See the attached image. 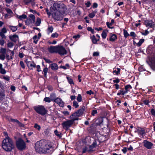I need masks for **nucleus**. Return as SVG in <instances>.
I'll return each mask as SVG.
<instances>
[{
	"label": "nucleus",
	"instance_id": "obj_1",
	"mask_svg": "<svg viewBox=\"0 0 155 155\" xmlns=\"http://www.w3.org/2000/svg\"><path fill=\"white\" fill-rule=\"evenodd\" d=\"M35 148L36 151L40 154L49 153L53 150L52 146L47 144L44 140L37 141L35 143Z\"/></svg>",
	"mask_w": 155,
	"mask_h": 155
},
{
	"label": "nucleus",
	"instance_id": "obj_2",
	"mask_svg": "<svg viewBox=\"0 0 155 155\" xmlns=\"http://www.w3.org/2000/svg\"><path fill=\"white\" fill-rule=\"evenodd\" d=\"M4 134L5 137L2 142V148L6 151H10L14 147L13 142L6 132H4Z\"/></svg>",
	"mask_w": 155,
	"mask_h": 155
},
{
	"label": "nucleus",
	"instance_id": "obj_3",
	"mask_svg": "<svg viewBox=\"0 0 155 155\" xmlns=\"http://www.w3.org/2000/svg\"><path fill=\"white\" fill-rule=\"evenodd\" d=\"M35 110L39 114L42 115H45L47 113V110L43 106L38 105L34 107Z\"/></svg>",
	"mask_w": 155,
	"mask_h": 155
},
{
	"label": "nucleus",
	"instance_id": "obj_4",
	"mask_svg": "<svg viewBox=\"0 0 155 155\" xmlns=\"http://www.w3.org/2000/svg\"><path fill=\"white\" fill-rule=\"evenodd\" d=\"M52 15L53 18L57 21L61 20L63 18V15L57 10H54Z\"/></svg>",
	"mask_w": 155,
	"mask_h": 155
},
{
	"label": "nucleus",
	"instance_id": "obj_5",
	"mask_svg": "<svg viewBox=\"0 0 155 155\" xmlns=\"http://www.w3.org/2000/svg\"><path fill=\"white\" fill-rule=\"evenodd\" d=\"M16 145L17 148L20 150H23L26 147L25 142L21 138L19 139L17 141Z\"/></svg>",
	"mask_w": 155,
	"mask_h": 155
},
{
	"label": "nucleus",
	"instance_id": "obj_6",
	"mask_svg": "<svg viewBox=\"0 0 155 155\" xmlns=\"http://www.w3.org/2000/svg\"><path fill=\"white\" fill-rule=\"evenodd\" d=\"M73 124V121L71 120H68L64 121L62 124L63 128L66 130H68L69 128L71 127Z\"/></svg>",
	"mask_w": 155,
	"mask_h": 155
},
{
	"label": "nucleus",
	"instance_id": "obj_7",
	"mask_svg": "<svg viewBox=\"0 0 155 155\" xmlns=\"http://www.w3.org/2000/svg\"><path fill=\"white\" fill-rule=\"evenodd\" d=\"M57 53L61 55H63L66 54L67 51L63 47L58 46Z\"/></svg>",
	"mask_w": 155,
	"mask_h": 155
},
{
	"label": "nucleus",
	"instance_id": "obj_8",
	"mask_svg": "<svg viewBox=\"0 0 155 155\" xmlns=\"http://www.w3.org/2000/svg\"><path fill=\"white\" fill-rule=\"evenodd\" d=\"M6 49L2 48L0 49V59L4 60L5 58Z\"/></svg>",
	"mask_w": 155,
	"mask_h": 155
},
{
	"label": "nucleus",
	"instance_id": "obj_9",
	"mask_svg": "<svg viewBox=\"0 0 155 155\" xmlns=\"http://www.w3.org/2000/svg\"><path fill=\"white\" fill-rule=\"evenodd\" d=\"M55 97H54V98H52V101L57 103L61 107H62L64 106V103L60 98L58 97L55 99Z\"/></svg>",
	"mask_w": 155,
	"mask_h": 155
},
{
	"label": "nucleus",
	"instance_id": "obj_10",
	"mask_svg": "<svg viewBox=\"0 0 155 155\" xmlns=\"http://www.w3.org/2000/svg\"><path fill=\"white\" fill-rule=\"evenodd\" d=\"M144 146L147 149H150L152 148L153 146V143L150 142L147 140H144L143 142Z\"/></svg>",
	"mask_w": 155,
	"mask_h": 155
},
{
	"label": "nucleus",
	"instance_id": "obj_11",
	"mask_svg": "<svg viewBox=\"0 0 155 155\" xmlns=\"http://www.w3.org/2000/svg\"><path fill=\"white\" fill-rule=\"evenodd\" d=\"M29 17L31 19V20L29 19H27L26 21V23L27 25H29L32 23H34L35 22V17L33 15L31 14L29 15Z\"/></svg>",
	"mask_w": 155,
	"mask_h": 155
},
{
	"label": "nucleus",
	"instance_id": "obj_12",
	"mask_svg": "<svg viewBox=\"0 0 155 155\" xmlns=\"http://www.w3.org/2000/svg\"><path fill=\"white\" fill-rule=\"evenodd\" d=\"M136 132L140 137H143L145 135V132L143 129L141 128H138Z\"/></svg>",
	"mask_w": 155,
	"mask_h": 155
},
{
	"label": "nucleus",
	"instance_id": "obj_13",
	"mask_svg": "<svg viewBox=\"0 0 155 155\" xmlns=\"http://www.w3.org/2000/svg\"><path fill=\"white\" fill-rule=\"evenodd\" d=\"M85 107H83L80 109L78 110L77 112L74 113V115H77L79 117H80L82 116L84 110H85Z\"/></svg>",
	"mask_w": 155,
	"mask_h": 155
},
{
	"label": "nucleus",
	"instance_id": "obj_14",
	"mask_svg": "<svg viewBox=\"0 0 155 155\" xmlns=\"http://www.w3.org/2000/svg\"><path fill=\"white\" fill-rule=\"evenodd\" d=\"M58 46H51L48 48L49 52L51 53H57Z\"/></svg>",
	"mask_w": 155,
	"mask_h": 155
},
{
	"label": "nucleus",
	"instance_id": "obj_15",
	"mask_svg": "<svg viewBox=\"0 0 155 155\" xmlns=\"http://www.w3.org/2000/svg\"><path fill=\"white\" fill-rule=\"evenodd\" d=\"M50 97L51 98L48 97H45L44 99V101L48 103L50 102L51 101H52V98H54V97H55V95L54 94H50Z\"/></svg>",
	"mask_w": 155,
	"mask_h": 155
},
{
	"label": "nucleus",
	"instance_id": "obj_16",
	"mask_svg": "<svg viewBox=\"0 0 155 155\" xmlns=\"http://www.w3.org/2000/svg\"><path fill=\"white\" fill-rule=\"evenodd\" d=\"M41 36V34L40 33H39L38 34V36L37 35H35L33 38L34 40L33 42L35 44H37L38 41L39 39L40 38Z\"/></svg>",
	"mask_w": 155,
	"mask_h": 155
},
{
	"label": "nucleus",
	"instance_id": "obj_17",
	"mask_svg": "<svg viewBox=\"0 0 155 155\" xmlns=\"http://www.w3.org/2000/svg\"><path fill=\"white\" fill-rule=\"evenodd\" d=\"M7 32V30L6 28L5 27L3 28L0 32V36L1 37L6 38V37L5 35L4 34L6 33Z\"/></svg>",
	"mask_w": 155,
	"mask_h": 155
},
{
	"label": "nucleus",
	"instance_id": "obj_18",
	"mask_svg": "<svg viewBox=\"0 0 155 155\" xmlns=\"http://www.w3.org/2000/svg\"><path fill=\"white\" fill-rule=\"evenodd\" d=\"M10 39L14 42H16L18 40V36L16 35H14L12 36H10Z\"/></svg>",
	"mask_w": 155,
	"mask_h": 155
},
{
	"label": "nucleus",
	"instance_id": "obj_19",
	"mask_svg": "<svg viewBox=\"0 0 155 155\" xmlns=\"http://www.w3.org/2000/svg\"><path fill=\"white\" fill-rule=\"evenodd\" d=\"M145 24L147 27H151L153 25V22L151 20H147L145 21Z\"/></svg>",
	"mask_w": 155,
	"mask_h": 155
},
{
	"label": "nucleus",
	"instance_id": "obj_20",
	"mask_svg": "<svg viewBox=\"0 0 155 155\" xmlns=\"http://www.w3.org/2000/svg\"><path fill=\"white\" fill-rule=\"evenodd\" d=\"M117 38V35L114 34H110L109 40L111 41H114Z\"/></svg>",
	"mask_w": 155,
	"mask_h": 155
},
{
	"label": "nucleus",
	"instance_id": "obj_21",
	"mask_svg": "<svg viewBox=\"0 0 155 155\" xmlns=\"http://www.w3.org/2000/svg\"><path fill=\"white\" fill-rule=\"evenodd\" d=\"M50 67L51 69L53 70H56L58 68V65L55 63H53L51 64L50 65Z\"/></svg>",
	"mask_w": 155,
	"mask_h": 155
},
{
	"label": "nucleus",
	"instance_id": "obj_22",
	"mask_svg": "<svg viewBox=\"0 0 155 155\" xmlns=\"http://www.w3.org/2000/svg\"><path fill=\"white\" fill-rule=\"evenodd\" d=\"M74 113L72 114L71 116H70V118L71 119V120L73 121L74 123V121L75 120H78V117H79L77 115H74Z\"/></svg>",
	"mask_w": 155,
	"mask_h": 155
},
{
	"label": "nucleus",
	"instance_id": "obj_23",
	"mask_svg": "<svg viewBox=\"0 0 155 155\" xmlns=\"http://www.w3.org/2000/svg\"><path fill=\"white\" fill-rule=\"evenodd\" d=\"M97 9L95 10L94 11H93L91 13H90L89 14V17L91 18H93L95 16V14L97 13Z\"/></svg>",
	"mask_w": 155,
	"mask_h": 155
},
{
	"label": "nucleus",
	"instance_id": "obj_24",
	"mask_svg": "<svg viewBox=\"0 0 155 155\" xmlns=\"http://www.w3.org/2000/svg\"><path fill=\"white\" fill-rule=\"evenodd\" d=\"M91 38L92 40V42L94 44H96L97 43L98 41L99 40V39H97L94 35L91 36Z\"/></svg>",
	"mask_w": 155,
	"mask_h": 155
},
{
	"label": "nucleus",
	"instance_id": "obj_25",
	"mask_svg": "<svg viewBox=\"0 0 155 155\" xmlns=\"http://www.w3.org/2000/svg\"><path fill=\"white\" fill-rule=\"evenodd\" d=\"M26 64L28 67H31L32 68H35V64L33 62L27 61Z\"/></svg>",
	"mask_w": 155,
	"mask_h": 155
},
{
	"label": "nucleus",
	"instance_id": "obj_26",
	"mask_svg": "<svg viewBox=\"0 0 155 155\" xmlns=\"http://www.w3.org/2000/svg\"><path fill=\"white\" fill-rule=\"evenodd\" d=\"M16 17L18 18L20 20H22L23 19H25L27 18V16L25 14H22L21 15H17Z\"/></svg>",
	"mask_w": 155,
	"mask_h": 155
},
{
	"label": "nucleus",
	"instance_id": "obj_27",
	"mask_svg": "<svg viewBox=\"0 0 155 155\" xmlns=\"http://www.w3.org/2000/svg\"><path fill=\"white\" fill-rule=\"evenodd\" d=\"M114 20L112 19L111 20V22L110 23L109 22H107L106 23V25L107 27L111 29H112L114 28L113 27H111L110 26H112L113 24L114 23Z\"/></svg>",
	"mask_w": 155,
	"mask_h": 155
},
{
	"label": "nucleus",
	"instance_id": "obj_28",
	"mask_svg": "<svg viewBox=\"0 0 155 155\" xmlns=\"http://www.w3.org/2000/svg\"><path fill=\"white\" fill-rule=\"evenodd\" d=\"M8 26L13 32L17 30L18 29V27L17 26L8 25Z\"/></svg>",
	"mask_w": 155,
	"mask_h": 155
},
{
	"label": "nucleus",
	"instance_id": "obj_29",
	"mask_svg": "<svg viewBox=\"0 0 155 155\" xmlns=\"http://www.w3.org/2000/svg\"><path fill=\"white\" fill-rule=\"evenodd\" d=\"M108 32V31L107 30H104L101 36L102 38L105 39L107 36V33Z\"/></svg>",
	"mask_w": 155,
	"mask_h": 155
},
{
	"label": "nucleus",
	"instance_id": "obj_30",
	"mask_svg": "<svg viewBox=\"0 0 155 155\" xmlns=\"http://www.w3.org/2000/svg\"><path fill=\"white\" fill-rule=\"evenodd\" d=\"M120 69L118 68L114 69L113 71L114 74L115 75L118 74L120 73Z\"/></svg>",
	"mask_w": 155,
	"mask_h": 155
},
{
	"label": "nucleus",
	"instance_id": "obj_31",
	"mask_svg": "<svg viewBox=\"0 0 155 155\" xmlns=\"http://www.w3.org/2000/svg\"><path fill=\"white\" fill-rule=\"evenodd\" d=\"M6 38H3L1 37V38H0V45L1 46H3L5 43V40Z\"/></svg>",
	"mask_w": 155,
	"mask_h": 155
},
{
	"label": "nucleus",
	"instance_id": "obj_32",
	"mask_svg": "<svg viewBox=\"0 0 155 155\" xmlns=\"http://www.w3.org/2000/svg\"><path fill=\"white\" fill-rule=\"evenodd\" d=\"M53 28L52 26H48L47 29L48 34H49L52 32L53 31Z\"/></svg>",
	"mask_w": 155,
	"mask_h": 155
},
{
	"label": "nucleus",
	"instance_id": "obj_33",
	"mask_svg": "<svg viewBox=\"0 0 155 155\" xmlns=\"http://www.w3.org/2000/svg\"><path fill=\"white\" fill-rule=\"evenodd\" d=\"M132 88L131 86L130 85H126L125 87V89L127 92L130 91Z\"/></svg>",
	"mask_w": 155,
	"mask_h": 155
},
{
	"label": "nucleus",
	"instance_id": "obj_34",
	"mask_svg": "<svg viewBox=\"0 0 155 155\" xmlns=\"http://www.w3.org/2000/svg\"><path fill=\"white\" fill-rule=\"evenodd\" d=\"M67 79L68 81V83L70 84H74V83L73 80L70 78L68 77H67Z\"/></svg>",
	"mask_w": 155,
	"mask_h": 155
},
{
	"label": "nucleus",
	"instance_id": "obj_35",
	"mask_svg": "<svg viewBox=\"0 0 155 155\" xmlns=\"http://www.w3.org/2000/svg\"><path fill=\"white\" fill-rule=\"evenodd\" d=\"M77 100L78 102H81L82 100V97L81 94H78L77 98Z\"/></svg>",
	"mask_w": 155,
	"mask_h": 155
},
{
	"label": "nucleus",
	"instance_id": "obj_36",
	"mask_svg": "<svg viewBox=\"0 0 155 155\" xmlns=\"http://www.w3.org/2000/svg\"><path fill=\"white\" fill-rule=\"evenodd\" d=\"M144 39H141L140 40L139 42L137 44V45L139 46H140L144 42Z\"/></svg>",
	"mask_w": 155,
	"mask_h": 155
},
{
	"label": "nucleus",
	"instance_id": "obj_37",
	"mask_svg": "<svg viewBox=\"0 0 155 155\" xmlns=\"http://www.w3.org/2000/svg\"><path fill=\"white\" fill-rule=\"evenodd\" d=\"M5 9L6 12L10 15H11L12 14L13 12L11 9L8 8H6Z\"/></svg>",
	"mask_w": 155,
	"mask_h": 155
},
{
	"label": "nucleus",
	"instance_id": "obj_38",
	"mask_svg": "<svg viewBox=\"0 0 155 155\" xmlns=\"http://www.w3.org/2000/svg\"><path fill=\"white\" fill-rule=\"evenodd\" d=\"M14 45L13 43L11 42H8L7 44V46L8 47L11 48H12Z\"/></svg>",
	"mask_w": 155,
	"mask_h": 155
},
{
	"label": "nucleus",
	"instance_id": "obj_39",
	"mask_svg": "<svg viewBox=\"0 0 155 155\" xmlns=\"http://www.w3.org/2000/svg\"><path fill=\"white\" fill-rule=\"evenodd\" d=\"M150 61L152 64V66H153V65L155 66V58H151Z\"/></svg>",
	"mask_w": 155,
	"mask_h": 155
},
{
	"label": "nucleus",
	"instance_id": "obj_40",
	"mask_svg": "<svg viewBox=\"0 0 155 155\" xmlns=\"http://www.w3.org/2000/svg\"><path fill=\"white\" fill-rule=\"evenodd\" d=\"M73 105L75 108H77L79 106L78 102L75 101H74L73 102Z\"/></svg>",
	"mask_w": 155,
	"mask_h": 155
},
{
	"label": "nucleus",
	"instance_id": "obj_41",
	"mask_svg": "<svg viewBox=\"0 0 155 155\" xmlns=\"http://www.w3.org/2000/svg\"><path fill=\"white\" fill-rule=\"evenodd\" d=\"M41 22V20L40 18H38L36 21V24L37 26H38Z\"/></svg>",
	"mask_w": 155,
	"mask_h": 155
},
{
	"label": "nucleus",
	"instance_id": "obj_42",
	"mask_svg": "<svg viewBox=\"0 0 155 155\" xmlns=\"http://www.w3.org/2000/svg\"><path fill=\"white\" fill-rule=\"evenodd\" d=\"M124 36L125 38L127 37L129 35V34L128 33L127 31L125 30L124 31Z\"/></svg>",
	"mask_w": 155,
	"mask_h": 155
},
{
	"label": "nucleus",
	"instance_id": "obj_43",
	"mask_svg": "<svg viewBox=\"0 0 155 155\" xmlns=\"http://www.w3.org/2000/svg\"><path fill=\"white\" fill-rule=\"evenodd\" d=\"M58 36V34L56 33L52 34L51 35V37L54 38H57Z\"/></svg>",
	"mask_w": 155,
	"mask_h": 155
},
{
	"label": "nucleus",
	"instance_id": "obj_44",
	"mask_svg": "<svg viewBox=\"0 0 155 155\" xmlns=\"http://www.w3.org/2000/svg\"><path fill=\"white\" fill-rule=\"evenodd\" d=\"M34 127L39 130L41 129V127L40 125H38L37 124H35L34 125Z\"/></svg>",
	"mask_w": 155,
	"mask_h": 155
},
{
	"label": "nucleus",
	"instance_id": "obj_45",
	"mask_svg": "<svg viewBox=\"0 0 155 155\" xmlns=\"http://www.w3.org/2000/svg\"><path fill=\"white\" fill-rule=\"evenodd\" d=\"M0 73L2 74H5L6 73V71L4 68H1L0 69Z\"/></svg>",
	"mask_w": 155,
	"mask_h": 155
},
{
	"label": "nucleus",
	"instance_id": "obj_46",
	"mask_svg": "<svg viewBox=\"0 0 155 155\" xmlns=\"http://www.w3.org/2000/svg\"><path fill=\"white\" fill-rule=\"evenodd\" d=\"M5 96V95L3 92H0V100L2 98Z\"/></svg>",
	"mask_w": 155,
	"mask_h": 155
},
{
	"label": "nucleus",
	"instance_id": "obj_47",
	"mask_svg": "<svg viewBox=\"0 0 155 155\" xmlns=\"http://www.w3.org/2000/svg\"><path fill=\"white\" fill-rule=\"evenodd\" d=\"M3 78L7 81H9L10 80L9 77L8 76H5L3 77Z\"/></svg>",
	"mask_w": 155,
	"mask_h": 155
},
{
	"label": "nucleus",
	"instance_id": "obj_48",
	"mask_svg": "<svg viewBox=\"0 0 155 155\" xmlns=\"http://www.w3.org/2000/svg\"><path fill=\"white\" fill-rule=\"evenodd\" d=\"M91 3L90 1H87L85 3V5L87 7H89L91 5Z\"/></svg>",
	"mask_w": 155,
	"mask_h": 155
},
{
	"label": "nucleus",
	"instance_id": "obj_49",
	"mask_svg": "<svg viewBox=\"0 0 155 155\" xmlns=\"http://www.w3.org/2000/svg\"><path fill=\"white\" fill-rule=\"evenodd\" d=\"M87 30L88 31H90L92 33L94 34V30L91 27H88L87 28Z\"/></svg>",
	"mask_w": 155,
	"mask_h": 155
},
{
	"label": "nucleus",
	"instance_id": "obj_50",
	"mask_svg": "<svg viewBox=\"0 0 155 155\" xmlns=\"http://www.w3.org/2000/svg\"><path fill=\"white\" fill-rule=\"evenodd\" d=\"M23 2L25 4H28L30 3L31 0H22Z\"/></svg>",
	"mask_w": 155,
	"mask_h": 155
},
{
	"label": "nucleus",
	"instance_id": "obj_51",
	"mask_svg": "<svg viewBox=\"0 0 155 155\" xmlns=\"http://www.w3.org/2000/svg\"><path fill=\"white\" fill-rule=\"evenodd\" d=\"M113 86L115 87V88L116 90H118L120 88V85L117 84H115Z\"/></svg>",
	"mask_w": 155,
	"mask_h": 155
},
{
	"label": "nucleus",
	"instance_id": "obj_52",
	"mask_svg": "<svg viewBox=\"0 0 155 155\" xmlns=\"http://www.w3.org/2000/svg\"><path fill=\"white\" fill-rule=\"evenodd\" d=\"M20 64L21 67L22 68H25V64L22 61H20Z\"/></svg>",
	"mask_w": 155,
	"mask_h": 155
},
{
	"label": "nucleus",
	"instance_id": "obj_53",
	"mask_svg": "<svg viewBox=\"0 0 155 155\" xmlns=\"http://www.w3.org/2000/svg\"><path fill=\"white\" fill-rule=\"evenodd\" d=\"M87 151H88V148L87 147H86L83 149L82 153H84L86 152Z\"/></svg>",
	"mask_w": 155,
	"mask_h": 155
},
{
	"label": "nucleus",
	"instance_id": "obj_54",
	"mask_svg": "<svg viewBox=\"0 0 155 155\" xmlns=\"http://www.w3.org/2000/svg\"><path fill=\"white\" fill-rule=\"evenodd\" d=\"M44 59L45 61H46V62L47 63H50L52 62V61H51L50 60H49L48 59H47L46 58H44Z\"/></svg>",
	"mask_w": 155,
	"mask_h": 155
},
{
	"label": "nucleus",
	"instance_id": "obj_55",
	"mask_svg": "<svg viewBox=\"0 0 155 155\" xmlns=\"http://www.w3.org/2000/svg\"><path fill=\"white\" fill-rule=\"evenodd\" d=\"M0 87L2 89H4L5 88V87H6V85H5V86H4L2 84L1 82L0 81Z\"/></svg>",
	"mask_w": 155,
	"mask_h": 155
},
{
	"label": "nucleus",
	"instance_id": "obj_56",
	"mask_svg": "<svg viewBox=\"0 0 155 155\" xmlns=\"http://www.w3.org/2000/svg\"><path fill=\"white\" fill-rule=\"evenodd\" d=\"M143 102L145 104L147 105H148L149 103V101L148 100H145L143 101Z\"/></svg>",
	"mask_w": 155,
	"mask_h": 155
},
{
	"label": "nucleus",
	"instance_id": "obj_57",
	"mask_svg": "<svg viewBox=\"0 0 155 155\" xmlns=\"http://www.w3.org/2000/svg\"><path fill=\"white\" fill-rule=\"evenodd\" d=\"M151 114L152 115H153V116H155V110L154 109H151Z\"/></svg>",
	"mask_w": 155,
	"mask_h": 155
},
{
	"label": "nucleus",
	"instance_id": "obj_58",
	"mask_svg": "<svg viewBox=\"0 0 155 155\" xmlns=\"http://www.w3.org/2000/svg\"><path fill=\"white\" fill-rule=\"evenodd\" d=\"M98 6V5L96 3H94L93 4L92 7L94 8H97Z\"/></svg>",
	"mask_w": 155,
	"mask_h": 155
},
{
	"label": "nucleus",
	"instance_id": "obj_59",
	"mask_svg": "<svg viewBox=\"0 0 155 155\" xmlns=\"http://www.w3.org/2000/svg\"><path fill=\"white\" fill-rule=\"evenodd\" d=\"M113 82L115 83H118L120 81V80L118 78H116L113 80Z\"/></svg>",
	"mask_w": 155,
	"mask_h": 155
},
{
	"label": "nucleus",
	"instance_id": "obj_60",
	"mask_svg": "<svg viewBox=\"0 0 155 155\" xmlns=\"http://www.w3.org/2000/svg\"><path fill=\"white\" fill-rule=\"evenodd\" d=\"M48 71V68L47 67L43 69V71L44 73H47Z\"/></svg>",
	"mask_w": 155,
	"mask_h": 155
},
{
	"label": "nucleus",
	"instance_id": "obj_61",
	"mask_svg": "<svg viewBox=\"0 0 155 155\" xmlns=\"http://www.w3.org/2000/svg\"><path fill=\"white\" fill-rule=\"evenodd\" d=\"M54 133L56 135H57V136H58V137H60V135L58 133V130H54Z\"/></svg>",
	"mask_w": 155,
	"mask_h": 155
},
{
	"label": "nucleus",
	"instance_id": "obj_62",
	"mask_svg": "<svg viewBox=\"0 0 155 155\" xmlns=\"http://www.w3.org/2000/svg\"><path fill=\"white\" fill-rule=\"evenodd\" d=\"M80 35H75V36H74L73 37V38H75V39H78L80 37Z\"/></svg>",
	"mask_w": 155,
	"mask_h": 155
},
{
	"label": "nucleus",
	"instance_id": "obj_63",
	"mask_svg": "<svg viewBox=\"0 0 155 155\" xmlns=\"http://www.w3.org/2000/svg\"><path fill=\"white\" fill-rule=\"evenodd\" d=\"M97 113V111L96 110H93L92 112V114L93 115H94Z\"/></svg>",
	"mask_w": 155,
	"mask_h": 155
},
{
	"label": "nucleus",
	"instance_id": "obj_64",
	"mask_svg": "<svg viewBox=\"0 0 155 155\" xmlns=\"http://www.w3.org/2000/svg\"><path fill=\"white\" fill-rule=\"evenodd\" d=\"M149 32L147 30H145L144 32L142 33V34L143 35H146L148 34Z\"/></svg>",
	"mask_w": 155,
	"mask_h": 155
}]
</instances>
